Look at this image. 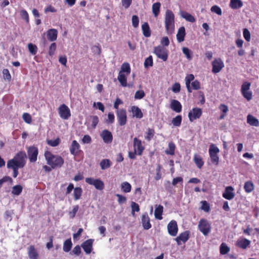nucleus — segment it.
Here are the masks:
<instances>
[{"label": "nucleus", "instance_id": "obj_25", "mask_svg": "<svg viewBox=\"0 0 259 259\" xmlns=\"http://www.w3.org/2000/svg\"><path fill=\"white\" fill-rule=\"evenodd\" d=\"M180 15L181 17L184 18L188 22H194L195 21V18L190 14L183 11L180 12Z\"/></svg>", "mask_w": 259, "mask_h": 259}, {"label": "nucleus", "instance_id": "obj_62", "mask_svg": "<svg viewBox=\"0 0 259 259\" xmlns=\"http://www.w3.org/2000/svg\"><path fill=\"white\" fill-rule=\"evenodd\" d=\"M154 134V131L153 129L148 128L147 136H145V139L150 141L153 137Z\"/></svg>", "mask_w": 259, "mask_h": 259}, {"label": "nucleus", "instance_id": "obj_10", "mask_svg": "<svg viewBox=\"0 0 259 259\" xmlns=\"http://www.w3.org/2000/svg\"><path fill=\"white\" fill-rule=\"evenodd\" d=\"M202 113V110L199 108H193L188 113V117L190 121L192 122L196 119L199 118Z\"/></svg>", "mask_w": 259, "mask_h": 259}, {"label": "nucleus", "instance_id": "obj_51", "mask_svg": "<svg viewBox=\"0 0 259 259\" xmlns=\"http://www.w3.org/2000/svg\"><path fill=\"white\" fill-rule=\"evenodd\" d=\"M241 93L244 98L247 101H250L252 99V94L251 91L248 90L247 91L242 92Z\"/></svg>", "mask_w": 259, "mask_h": 259}, {"label": "nucleus", "instance_id": "obj_50", "mask_svg": "<svg viewBox=\"0 0 259 259\" xmlns=\"http://www.w3.org/2000/svg\"><path fill=\"white\" fill-rule=\"evenodd\" d=\"M210 10L212 12L216 13L219 16H221L222 14V11L221 9L217 5H214L211 7Z\"/></svg>", "mask_w": 259, "mask_h": 259}, {"label": "nucleus", "instance_id": "obj_40", "mask_svg": "<svg viewBox=\"0 0 259 259\" xmlns=\"http://www.w3.org/2000/svg\"><path fill=\"white\" fill-rule=\"evenodd\" d=\"M176 146L173 142H170L168 144V148L165 151L166 154L174 155L175 154Z\"/></svg>", "mask_w": 259, "mask_h": 259}, {"label": "nucleus", "instance_id": "obj_37", "mask_svg": "<svg viewBox=\"0 0 259 259\" xmlns=\"http://www.w3.org/2000/svg\"><path fill=\"white\" fill-rule=\"evenodd\" d=\"M194 161L199 168H201L204 164L202 159L199 155H195L194 157Z\"/></svg>", "mask_w": 259, "mask_h": 259}, {"label": "nucleus", "instance_id": "obj_5", "mask_svg": "<svg viewBox=\"0 0 259 259\" xmlns=\"http://www.w3.org/2000/svg\"><path fill=\"white\" fill-rule=\"evenodd\" d=\"M219 152V148L216 147L214 144H211L210 146L209 149V154L211 158L212 162L215 164H218L219 160V157L218 153Z\"/></svg>", "mask_w": 259, "mask_h": 259}, {"label": "nucleus", "instance_id": "obj_18", "mask_svg": "<svg viewBox=\"0 0 259 259\" xmlns=\"http://www.w3.org/2000/svg\"><path fill=\"white\" fill-rule=\"evenodd\" d=\"M233 191L234 188L232 187H227L225 192L223 193V197L228 200L232 199L235 196V193L233 192Z\"/></svg>", "mask_w": 259, "mask_h": 259}, {"label": "nucleus", "instance_id": "obj_21", "mask_svg": "<svg viewBox=\"0 0 259 259\" xmlns=\"http://www.w3.org/2000/svg\"><path fill=\"white\" fill-rule=\"evenodd\" d=\"M58 31L56 29L52 28L47 31V36L51 41H55L57 38Z\"/></svg>", "mask_w": 259, "mask_h": 259}, {"label": "nucleus", "instance_id": "obj_39", "mask_svg": "<svg viewBox=\"0 0 259 259\" xmlns=\"http://www.w3.org/2000/svg\"><path fill=\"white\" fill-rule=\"evenodd\" d=\"M244 189L246 192L250 193L253 191L254 189V185L253 183L251 181H247L245 182Z\"/></svg>", "mask_w": 259, "mask_h": 259}, {"label": "nucleus", "instance_id": "obj_13", "mask_svg": "<svg viewBox=\"0 0 259 259\" xmlns=\"http://www.w3.org/2000/svg\"><path fill=\"white\" fill-rule=\"evenodd\" d=\"M168 233L172 236H176L178 233V226L176 221H171L167 225Z\"/></svg>", "mask_w": 259, "mask_h": 259}, {"label": "nucleus", "instance_id": "obj_9", "mask_svg": "<svg viewBox=\"0 0 259 259\" xmlns=\"http://www.w3.org/2000/svg\"><path fill=\"white\" fill-rule=\"evenodd\" d=\"M86 183L90 185H94L96 189L102 190L104 188L103 182L100 179H94L92 178H87L85 179Z\"/></svg>", "mask_w": 259, "mask_h": 259}, {"label": "nucleus", "instance_id": "obj_59", "mask_svg": "<svg viewBox=\"0 0 259 259\" xmlns=\"http://www.w3.org/2000/svg\"><path fill=\"white\" fill-rule=\"evenodd\" d=\"M91 118H92V125L95 128L99 123V118L96 115L92 116Z\"/></svg>", "mask_w": 259, "mask_h": 259}, {"label": "nucleus", "instance_id": "obj_63", "mask_svg": "<svg viewBox=\"0 0 259 259\" xmlns=\"http://www.w3.org/2000/svg\"><path fill=\"white\" fill-rule=\"evenodd\" d=\"M116 196L118 197V202L119 204H121L124 203L126 201V198L119 194H116Z\"/></svg>", "mask_w": 259, "mask_h": 259}, {"label": "nucleus", "instance_id": "obj_58", "mask_svg": "<svg viewBox=\"0 0 259 259\" xmlns=\"http://www.w3.org/2000/svg\"><path fill=\"white\" fill-rule=\"evenodd\" d=\"M131 207L133 215H134L135 211L138 212L140 210L139 205L136 202H132Z\"/></svg>", "mask_w": 259, "mask_h": 259}, {"label": "nucleus", "instance_id": "obj_2", "mask_svg": "<svg viewBox=\"0 0 259 259\" xmlns=\"http://www.w3.org/2000/svg\"><path fill=\"white\" fill-rule=\"evenodd\" d=\"M164 22L167 33H172L175 30V15L171 11L169 10L166 11Z\"/></svg>", "mask_w": 259, "mask_h": 259}, {"label": "nucleus", "instance_id": "obj_24", "mask_svg": "<svg viewBox=\"0 0 259 259\" xmlns=\"http://www.w3.org/2000/svg\"><path fill=\"white\" fill-rule=\"evenodd\" d=\"M186 35L185 28L184 27H180L177 34V39L179 42H181L184 40Z\"/></svg>", "mask_w": 259, "mask_h": 259}, {"label": "nucleus", "instance_id": "obj_26", "mask_svg": "<svg viewBox=\"0 0 259 259\" xmlns=\"http://www.w3.org/2000/svg\"><path fill=\"white\" fill-rule=\"evenodd\" d=\"M28 254L30 259H36L38 256L37 250L33 245L28 248Z\"/></svg>", "mask_w": 259, "mask_h": 259}, {"label": "nucleus", "instance_id": "obj_19", "mask_svg": "<svg viewBox=\"0 0 259 259\" xmlns=\"http://www.w3.org/2000/svg\"><path fill=\"white\" fill-rule=\"evenodd\" d=\"M189 231H185L182 233H181L179 236H178L176 239V241H177L178 245H181L182 242L185 243L189 239Z\"/></svg>", "mask_w": 259, "mask_h": 259}, {"label": "nucleus", "instance_id": "obj_1", "mask_svg": "<svg viewBox=\"0 0 259 259\" xmlns=\"http://www.w3.org/2000/svg\"><path fill=\"white\" fill-rule=\"evenodd\" d=\"M45 156L47 161V164L52 168L61 167L64 164V161L61 156L53 155L50 151H46L45 153Z\"/></svg>", "mask_w": 259, "mask_h": 259}, {"label": "nucleus", "instance_id": "obj_53", "mask_svg": "<svg viewBox=\"0 0 259 259\" xmlns=\"http://www.w3.org/2000/svg\"><path fill=\"white\" fill-rule=\"evenodd\" d=\"M23 119L24 120L25 122L27 123L30 124L32 122V118L30 115L27 113H23L22 115Z\"/></svg>", "mask_w": 259, "mask_h": 259}, {"label": "nucleus", "instance_id": "obj_41", "mask_svg": "<svg viewBox=\"0 0 259 259\" xmlns=\"http://www.w3.org/2000/svg\"><path fill=\"white\" fill-rule=\"evenodd\" d=\"M131 188L132 187L131 184L127 182H123L121 184V189L124 193H128L131 192Z\"/></svg>", "mask_w": 259, "mask_h": 259}, {"label": "nucleus", "instance_id": "obj_12", "mask_svg": "<svg viewBox=\"0 0 259 259\" xmlns=\"http://www.w3.org/2000/svg\"><path fill=\"white\" fill-rule=\"evenodd\" d=\"M27 153L30 161L34 162L37 160L38 149L34 146H31L28 148Z\"/></svg>", "mask_w": 259, "mask_h": 259}, {"label": "nucleus", "instance_id": "obj_33", "mask_svg": "<svg viewBox=\"0 0 259 259\" xmlns=\"http://www.w3.org/2000/svg\"><path fill=\"white\" fill-rule=\"evenodd\" d=\"M126 74L123 73L122 72H119V74L118 76V80L120 83L121 85L123 87H126L127 82H126Z\"/></svg>", "mask_w": 259, "mask_h": 259}, {"label": "nucleus", "instance_id": "obj_44", "mask_svg": "<svg viewBox=\"0 0 259 259\" xmlns=\"http://www.w3.org/2000/svg\"><path fill=\"white\" fill-rule=\"evenodd\" d=\"M29 52L33 55H35L37 52V47L36 45L29 43L28 45Z\"/></svg>", "mask_w": 259, "mask_h": 259}, {"label": "nucleus", "instance_id": "obj_60", "mask_svg": "<svg viewBox=\"0 0 259 259\" xmlns=\"http://www.w3.org/2000/svg\"><path fill=\"white\" fill-rule=\"evenodd\" d=\"M181 90V85L178 82L175 83L171 88V90L173 92L175 93H178Z\"/></svg>", "mask_w": 259, "mask_h": 259}, {"label": "nucleus", "instance_id": "obj_42", "mask_svg": "<svg viewBox=\"0 0 259 259\" xmlns=\"http://www.w3.org/2000/svg\"><path fill=\"white\" fill-rule=\"evenodd\" d=\"M23 190V187L20 185H17L12 188V193L15 195H19Z\"/></svg>", "mask_w": 259, "mask_h": 259}, {"label": "nucleus", "instance_id": "obj_4", "mask_svg": "<svg viewBox=\"0 0 259 259\" xmlns=\"http://www.w3.org/2000/svg\"><path fill=\"white\" fill-rule=\"evenodd\" d=\"M198 228L204 235L206 236L210 232L211 225L207 220L201 219L199 222Z\"/></svg>", "mask_w": 259, "mask_h": 259}, {"label": "nucleus", "instance_id": "obj_36", "mask_svg": "<svg viewBox=\"0 0 259 259\" xmlns=\"http://www.w3.org/2000/svg\"><path fill=\"white\" fill-rule=\"evenodd\" d=\"M82 193V189L80 187H76L74 189L73 196L74 199L75 200H78L80 198Z\"/></svg>", "mask_w": 259, "mask_h": 259}, {"label": "nucleus", "instance_id": "obj_56", "mask_svg": "<svg viewBox=\"0 0 259 259\" xmlns=\"http://www.w3.org/2000/svg\"><path fill=\"white\" fill-rule=\"evenodd\" d=\"M57 45L55 42H53L51 44L50 46L49 47V54L50 56H53L54 54V53L56 50Z\"/></svg>", "mask_w": 259, "mask_h": 259}, {"label": "nucleus", "instance_id": "obj_22", "mask_svg": "<svg viewBox=\"0 0 259 259\" xmlns=\"http://www.w3.org/2000/svg\"><path fill=\"white\" fill-rule=\"evenodd\" d=\"M131 111L132 112V116L134 117L141 119L143 117V114L141 110L137 106H132Z\"/></svg>", "mask_w": 259, "mask_h": 259}, {"label": "nucleus", "instance_id": "obj_29", "mask_svg": "<svg viewBox=\"0 0 259 259\" xmlns=\"http://www.w3.org/2000/svg\"><path fill=\"white\" fill-rule=\"evenodd\" d=\"M250 243V241L245 238L239 240L237 242V245L242 249H245Z\"/></svg>", "mask_w": 259, "mask_h": 259}, {"label": "nucleus", "instance_id": "obj_43", "mask_svg": "<svg viewBox=\"0 0 259 259\" xmlns=\"http://www.w3.org/2000/svg\"><path fill=\"white\" fill-rule=\"evenodd\" d=\"M182 120V118L181 115H177L172 119V123L175 126H180L181 124Z\"/></svg>", "mask_w": 259, "mask_h": 259}, {"label": "nucleus", "instance_id": "obj_3", "mask_svg": "<svg viewBox=\"0 0 259 259\" xmlns=\"http://www.w3.org/2000/svg\"><path fill=\"white\" fill-rule=\"evenodd\" d=\"M26 158L27 156L25 152L24 151H20L13 159L9 160L7 163H10L11 165L12 164L22 168L25 165Z\"/></svg>", "mask_w": 259, "mask_h": 259}, {"label": "nucleus", "instance_id": "obj_23", "mask_svg": "<svg viewBox=\"0 0 259 259\" xmlns=\"http://www.w3.org/2000/svg\"><path fill=\"white\" fill-rule=\"evenodd\" d=\"M170 107L177 113H180L182 111V105L180 102L176 100H172L171 101Z\"/></svg>", "mask_w": 259, "mask_h": 259}, {"label": "nucleus", "instance_id": "obj_11", "mask_svg": "<svg viewBox=\"0 0 259 259\" xmlns=\"http://www.w3.org/2000/svg\"><path fill=\"white\" fill-rule=\"evenodd\" d=\"M212 71L214 73H219L224 67L223 61L220 58L214 59L212 62Z\"/></svg>", "mask_w": 259, "mask_h": 259}, {"label": "nucleus", "instance_id": "obj_28", "mask_svg": "<svg viewBox=\"0 0 259 259\" xmlns=\"http://www.w3.org/2000/svg\"><path fill=\"white\" fill-rule=\"evenodd\" d=\"M229 6L233 9H237L243 6V3L241 0H230Z\"/></svg>", "mask_w": 259, "mask_h": 259}, {"label": "nucleus", "instance_id": "obj_49", "mask_svg": "<svg viewBox=\"0 0 259 259\" xmlns=\"http://www.w3.org/2000/svg\"><path fill=\"white\" fill-rule=\"evenodd\" d=\"M153 59L151 56H150L147 58H146L144 62V67L146 68H148L149 67H151L153 66Z\"/></svg>", "mask_w": 259, "mask_h": 259}, {"label": "nucleus", "instance_id": "obj_57", "mask_svg": "<svg viewBox=\"0 0 259 259\" xmlns=\"http://www.w3.org/2000/svg\"><path fill=\"white\" fill-rule=\"evenodd\" d=\"M78 209H79V206L78 205H75L73 207V208L72 210V211H70L69 212V214L70 218H71L72 219L74 218L76 215V212L78 210Z\"/></svg>", "mask_w": 259, "mask_h": 259}, {"label": "nucleus", "instance_id": "obj_52", "mask_svg": "<svg viewBox=\"0 0 259 259\" xmlns=\"http://www.w3.org/2000/svg\"><path fill=\"white\" fill-rule=\"evenodd\" d=\"M3 78L5 80L10 81L11 79V75L8 69H4L3 70Z\"/></svg>", "mask_w": 259, "mask_h": 259}, {"label": "nucleus", "instance_id": "obj_34", "mask_svg": "<svg viewBox=\"0 0 259 259\" xmlns=\"http://www.w3.org/2000/svg\"><path fill=\"white\" fill-rule=\"evenodd\" d=\"M161 6V4L159 2H157L153 4L152 10V12L155 17H157V16L159 14L160 8Z\"/></svg>", "mask_w": 259, "mask_h": 259}, {"label": "nucleus", "instance_id": "obj_48", "mask_svg": "<svg viewBox=\"0 0 259 259\" xmlns=\"http://www.w3.org/2000/svg\"><path fill=\"white\" fill-rule=\"evenodd\" d=\"M145 96V92L143 90L137 91L135 94V99L140 100L143 98Z\"/></svg>", "mask_w": 259, "mask_h": 259}, {"label": "nucleus", "instance_id": "obj_64", "mask_svg": "<svg viewBox=\"0 0 259 259\" xmlns=\"http://www.w3.org/2000/svg\"><path fill=\"white\" fill-rule=\"evenodd\" d=\"M250 87V83L248 82H244L241 86V92L244 91H247L249 90Z\"/></svg>", "mask_w": 259, "mask_h": 259}, {"label": "nucleus", "instance_id": "obj_45", "mask_svg": "<svg viewBox=\"0 0 259 259\" xmlns=\"http://www.w3.org/2000/svg\"><path fill=\"white\" fill-rule=\"evenodd\" d=\"M7 167L8 168H12L13 170V177L14 178H16L17 176L18 175L19 172H18V168H20V167L15 166L13 165L10 164V163H7Z\"/></svg>", "mask_w": 259, "mask_h": 259}, {"label": "nucleus", "instance_id": "obj_15", "mask_svg": "<svg viewBox=\"0 0 259 259\" xmlns=\"http://www.w3.org/2000/svg\"><path fill=\"white\" fill-rule=\"evenodd\" d=\"M70 153L76 156L80 151V145L76 140H73L70 145L69 148Z\"/></svg>", "mask_w": 259, "mask_h": 259}, {"label": "nucleus", "instance_id": "obj_8", "mask_svg": "<svg viewBox=\"0 0 259 259\" xmlns=\"http://www.w3.org/2000/svg\"><path fill=\"white\" fill-rule=\"evenodd\" d=\"M116 114L119 124L123 126L126 124L127 121L126 111L124 109L117 110Z\"/></svg>", "mask_w": 259, "mask_h": 259}, {"label": "nucleus", "instance_id": "obj_54", "mask_svg": "<svg viewBox=\"0 0 259 259\" xmlns=\"http://www.w3.org/2000/svg\"><path fill=\"white\" fill-rule=\"evenodd\" d=\"M20 16L21 18L25 20L27 23L29 22V15L27 11L25 10H22L20 12Z\"/></svg>", "mask_w": 259, "mask_h": 259}, {"label": "nucleus", "instance_id": "obj_35", "mask_svg": "<svg viewBox=\"0 0 259 259\" xmlns=\"http://www.w3.org/2000/svg\"><path fill=\"white\" fill-rule=\"evenodd\" d=\"M72 243L71 239L66 240L63 244V250L66 252H69L72 247Z\"/></svg>", "mask_w": 259, "mask_h": 259}, {"label": "nucleus", "instance_id": "obj_27", "mask_svg": "<svg viewBox=\"0 0 259 259\" xmlns=\"http://www.w3.org/2000/svg\"><path fill=\"white\" fill-rule=\"evenodd\" d=\"M247 122L250 125L254 126H259V121L258 119L251 115H248L247 117Z\"/></svg>", "mask_w": 259, "mask_h": 259}, {"label": "nucleus", "instance_id": "obj_31", "mask_svg": "<svg viewBox=\"0 0 259 259\" xmlns=\"http://www.w3.org/2000/svg\"><path fill=\"white\" fill-rule=\"evenodd\" d=\"M142 29L143 35L146 37H150L151 35V31L148 23L145 22L142 25Z\"/></svg>", "mask_w": 259, "mask_h": 259}, {"label": "nucleus", "instance_id": "obj_16", "mask_svg": "<svg viewBox=\"0 0 259 259\" xmlns=\"http://www.w3.org/2000/svg\"><path fill=\"white\" fill-rule=\"evenodd\" d=\"M134 150L137 152V154L141 155L144 149V148L142 145L141 141L137 138L134 139Z\"/></svg>", "mask_w": 259, "mask_h": 259}, {"label": "nucleus", "instance_id": "obj_14", "mask_svg": "<svg viewBox=\"0 0 259 259\" xmlns=\"http://www.w3.org/2000/svg\"><path fill=\"white\" fill-rule=\"evenodd\" d=\"M93 242L94 239H90L82 243L81 247L87 254H90L91 252L93 249Z\"/></svg>", "mask_w": 259, "mask_h": 259}, {"label": "nucleus", "instance_id": "obj_61", "mask_svg": "<svg viewBox=\"0 0 259 259\" xmlns=\"http://www.w3.org/2000/svg\"><path fill=\"white\" fill-rule=\"evenodd\" d=\"M243 34L245 39L246 41H249L250 39V33L247 28H244L243 29Z\"/></svg>", "mask_w": 259, "mask_h": 259}, {"label": "nucleus", "instance_id": "obj_47", "mask_svg": "<svg viewBox=\"0 0 259 259\" xmlns=\"http://www.w3.org/2000/svg\"><path fill=\"white\" fill-rule=\"evenodd\" d=\"M182 51L188 60H190L192 59L191 55L192 54V52L190 50H189L188 48L186 47H183L182 48Z\"/></svg>", "mask_w": 259, "mask_h": 259}, {"label": "nucleus", "instance_id": "obj_20", "mask_svg": "<svg viewBox=\"0 0 259 259\" xmlns=\"http://www.w3.org/2000/svg\"><path fill=\"white\" fill-rule=\"evenodd\" d=\"M142 224L144 229L145 230H148L151 228L150 218L147 212L144 213L142 216Z\"/></svg>", "mask_w": 259, "mask_h": 259}, {"label": "nucleus", "instance_id": "obj_46", "mask_svg": "<svg viewBox=\"0 0 259 259\" xmlns=\"http://www.w3.org/2000/svg\"><path fill=\"white\" fill-rule=\"evenodd\" d=\"M220 253L222 254H227L230 250V248L225 244L223 243L220 246Z\"/></svg>", "mask_w": 259, "mask_h": 259}, {"label": "nucleus", "instance_id": "obj_38", "mask_svg": "<svg viewBox=\"0 0 259 259\" xmlns=\"http://www.w3.org/2000/svg\"><path fill=\"white\" fill-rule=\"evenodd\" d=\"M100 165L102 170L106 169L111 166L110 161L108 159H104L101 160Z\"/></svg>", "mask_w": 259, "mask_h": 259}, {"label": "nucleus", "instance_id": "obj_6", "mask_svg": "<svg viewBox=\"0 0 259 259\" xmlns=\"http://www.w3.org/2000/svg\"><path fill=\"white\" fill-rule=\"evenodd\" d=\"M154 53L158 58L166 61L168 58L167 50L162 46H157L154 48Z\"/></svg>", "mask_w": 259, "mask_h": 259}, {"label": "nucleus", "instance_id": "obj_55", "mask_svg": "<svg viewBox=\"0 0 259 259\" xmlns=\"http://www.w3.org/2000/svg\"><path fill=\"white\" fill-rule=\"evenodd\" d=\"M60 143V140L59 138H57L56 139L54 140H48L47 141V143L48 145L52 146V147H56L58 146Z\"/></svg>", "mask_w": 259, "mask_h": 259}, {"label": "nucleus", "instance_id": "obj_30", "mask_svg": "<svg viewBox=\"0 0 259 259\" xmlns=\"http://www.w3.org/2000/svg\"><path fill=\"white\" fill-rule=\"evenodd\" d=\"M163 207L162 205H159L155 208L154 211L155 218L158 220H161L162 219V213L163 212Z\"/></svg>", "mask_w": 259, "mask_h": 259}, {"label": "nucleus", "instance_id": "obj_17", "mask_svg": "<svg viewBox=\"0 0 259 259\" xmlns=\"http://www.w3.org/2000/svg\"><path fill=\"white\" fill-rule=\"evenodd\" d=\"M100 136L105 143H110L112 141V135L110 131L107 130H103L101 132Z\"/></svg>", "mask_w": 259, "mask_h": 259}, {"label": "nucleus", "instance_id": "obj_7", "mask_svg": "<svg viewBox=\"0 0 259 259\" xmlns=\"http://www.w3.org/2000/svg\"><path fill=\"white\" fill-rule=\"evenodd\" d=\"M58 113L60 117L63 119H68L71 116L70 110L65 104L61 105L58 108Z\"/></svg>", "mask_w": 259, "mask_h": 259}, {"label": "nucleus", "instance_id": "obj_32", "mask_svg": "<svg viewBox=\"0 0 259 259\" xmlns=\"http://www.w3.org/2000/svg\"><path fill=\"white\" fill-rule=\"evenodd\" d=\"M119 72H122L126 74V75H128L131 72V67L129 63H123L121 66Z\"/></svg>", "mask_w": 259, "mask_h": 259}]
</instances>
